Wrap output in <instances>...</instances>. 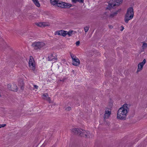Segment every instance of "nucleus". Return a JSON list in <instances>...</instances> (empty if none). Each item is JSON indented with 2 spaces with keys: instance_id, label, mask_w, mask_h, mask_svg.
<instances>
[{
  "instance_id": "nucleus-1",
  "label": "nucleus",
  "mask_w": 147,
  "mask_h": 147,
  "mask_svg": "<svg viewBox=\"0 0 147 147\" xmlns=\"http://www.w3.org/2000/svg\"><path fill=\"white\" fill-rule=\"evenodd\" d=\"M129 111L128 105L127 104L124 105L118 111L117 117V119L121 120H125Z\"/></svg>"
},
{
  "instance_id": "nucleus-2",
  "label": "nucleus",
  "mask_w": 147,
  "mask_h": 147,
  "mask_svg": "<svg viewBox=\"0 0 147 147\" xmlns=\"http://www.w3.org/2000/svg\"><path fill=\"white\" fill-rule=\"evenodd\" d=\"M72 133L75 134H78L80 136L85 138H92L93 135L90 134L88 131L84 130L81 129L73 128L71 129Z\"/></svg>"
},
{
  "instance_id": "nucleus-3",
  "label": "nucleus",
  "mask_w": 147,
  "mask_h": 147,
  "mask_svg": "<svg viewBox=\"0 0 147 147\" xmlns=\"http://www.w3.org/2000/svg\"><path fill=\"white\" fill-rule=\"evenodd\" d=\"M134 16V9L132 7H130L127 9V12L125 15L124 21L127 23L129 20L131 19Z\"/></svg>"
},
{
  "instance_id": "nucleus-4",
  "label": "nucleus",
  "mask_w": 147,
  "mask_h": 147,
  "mask_svg": "<svg viewBox=\"0 0 147 147\" xmlns=\"http://www.w3.org/2000/svg\"><path fill=\"white\" fill-rule=\"evenodd\" d=\"M113 0H111L108 3V7L107 9H110L111 8L115 7L116 5H118L122 2L123 0H115L114 2L112 3V1Z\"/></svg>"
},
{
  "instance_id": "nucleus-5",
  "label": "nucleus",
  "mask_w": 147,
  "mask_h": 147,
  "mask_svg": "<svg viewBox=\"0 0 147 147\" xmlns=\"http://www.w3.org/2000/svg\"><path fill=\"white\" fill-rule=\"evenodd\" d=\"M45 44L43 42H34L32 45V46L35 50L40 49L45 46Z\"/></svg>"
},
{
  "instance_id": "nucleus-6",
  "label": "nucleus",
  "mask_w": 147,
  "mask_h": 147,
  "mask_svg": "<svg viewBox=\"0 0 147 147\" xmlns=\"http://www.w3.org/2000/svg\"><path fill=\"white\" fill-rule=\"evenodd\" d=\"M71 57L72 59V64L75 66H78L80 64L79 59L75 55L70 54Z\"/></svg>"
},
{
  "instance_id": "nucleus-7",
  "label": "nucleus",
  "mask_w": 147,
  "mask_h": 147,
  "mask_svg": "<svg viewBox=\"0 0 147 147\" xmlns=\"http://www.w3.org/2000/svg\"><path fill=\"white\" fill-rule=\"evenodd\" d=\"M34 61L32 57H30L29 62V66L30 69L34 71L35 69V65L34 63Z\"/></svg>"
},
{
  "instance_id": "nucleus-8",
  "label": "nucleus",
  "mask_w": 147,
  "mask_h": 147,
  "mask_svg": "<svg viewBox=\"0 0 147 147\" xmlns=\"http://www.w3.org/2000/svg\"><path fill=\"white\" fill-rule=\"evenodd\" d=\"M146 63V60L144 59L142 62L139 63L138 65V68L137 72L140 71L142 69L143 67Z\"/></svg>"
},
{
  "instance_id": "nucleus-9",
  "label": "nucleus",
  "mask_w": 147,
  "mask_h": 147,
  "mask_svg": "<svg viewBox=\"0 0 147 147\" xmlns=\"http://www.w3.org/2000/svg\"><path fill=\"white\" fill-rule=\"evenodd\" d=\"M66 31L61 30H58L55 32L54 34L55 35H58L60 36H62L63 37H65L66 36Z\"/></svg>"
},
{
  "instance_id": "nucleus-10",
  "label": "nucleus",
  "mask_w": 147,
  "mask_h": 147,
  "mask_svg": "<svg viewBox=\"0 0 147 147\" xmlns=\"http://www.w3.org/2000/svg\"><path fill=\"white\" fill-rule=\"evenodd\" d=\"M13 86L15 87V88H13V87H11L10 84H9L7 85L8 88L9 90L12 91H17L18 89L17 86L16 84H13Z\"/></svg>"
},
{
  "instance_id": "nucleus-11",
  "label": "nucleus",
  "mask_w": 147,
  "mask_h": 147,
  "mask_svg": "<svg viewBox=\"0 0 147 147\" xmlns=\"http://www.w3.org/2000/svg\"><path fill=\"white\" fill-rule=\"evenodd\" d=\"M36 24L39 27H45L49 25L48 23L43 22H40L38 23H36Z\"/></svg>"
},
{
  "instance_id": "nucleus-12",
  "label": "nucleus",
  "mask_w": 147,
  "mask_h": 147,
  "mask_svg": "<svg viewBox=\"0 0 147 147\" xmlns=\"http://www.w3.org/2000/svg\"><path fill=\"white\" fill-rule=\"evenodd\" d=\"M111 114V111L109 110H106L104 114L105 118H108L110 115Z\"/></svg>"
},
{
  "instance_id": "nucleus-13",
  "label": "nucleus",
  "mask_w": 147,
  "mask_h": 147,
  "mask_svg": "<svg viewBox=\"0 0 147 147\" xmlns=\"http://www.w3.org/2000/svg\"><path fill=\"white\" fill-rule=\"evenodd\" d=\"M55 54H51L48 56V58L49 61H52L55 59Z\"/></svg>"
},
{
  "instance_id": "nucleus-14",
  "label": "nucleus",
  "mask_w": 147,
  "mask_h": 147,
  "mask_svg": "<svg viewBox=\"0 0 147 147\" xmlns=\"http://www.w3.org/2000/svg\"><path fill=\"white\" fill-rule=\"evenodd\" d=\"M58 1V0H50V3L52 5L56 6Z\"/></svg>"
},
{
  "instance_id": "nucleus-15",
  "label": "nucleus",
  "mask_w": 147,
  "mask_h": 147,
  "mask_svg": "<svg viewBox=\"0 0 147 147\" xmlns=\"http://www.w3.org/2000/svg\"><path fill=\"white\" fill-rule=\"evenodd\" d=\"M63 4H64V7L69 8L72 6V5L71 4L69 3L64 2Z\"/></svg>"
},
{
  "instance_id": "nucleus-16",
  "label": "nucleus",
  "mask_w": 147,
  "mask_h": 147,
  "mask_svg": "<svg viewBox=\"0 0 147 147\" xmlns=\"http://www.w3.org/2000/svg\"><path fill=\"white\" fill-rule=\"evenodd\" d=\"M64 3V2H59V1H58V2L56 6H57L58 7H61L62 8L64 7V4H63V3Z\"/></svg>"
},
{
  "instance_id": "nucleus-17",
  "label": "nucleus",
  "mask_w": 147,
  "mask_h": 147,
  "mask_svg": "<svg viewBox=\"0 0 147 147\" xmlns=\"http://www.w3.org/2000/svg\"><path fill=\"white\" fill-rule=\"evenodd\" d=\"M35 5L38 7L40 6V4L38 0H32Z\"/></svg>"
},
{
  "instance_id": "nucleus-18",
  "label": "nucleus",
  "mask_w": 147,
  "mask_h": 147,
  "mask_svg": "<svg viewBox=\"0 0 147 147\" xmlns=\"http://www.w3.org/2000/svg\"><path fill=\"white\" fill-rule=\"evenodd\" d=\"M71 1L74 3H76L77 2H79L82 3H84V1L83 0H71Z\"/></svg>"
},
{
  "instance_id": "nucleus-19",
  "label": "nucleus",
  "mask_w": 147,
  "mask_h": 147,
  "mask_svg": "<svg viewBox=\"0 0 147 147\" xmlns=\"http://www.w3.org/2000/svg\"><path fill=\"white\" fill-rule=\"evenodd\" d=\"M117 13V12L116 11L111 14L109 16V17L110 18H113L114 16H116Z\"/></svg>"
},
{
  "instance_id": "nucleus-20",
  "label": "nucleus",
  "mask_w": 147,
  "mask_h": 147,
  "mask_svg": "<svg viewBox=\"0 0 147 147\" xmlns=\"http://www.w3.org/2000/svg\"><path fill=\"white\" fill-rule=\"evenodd\" d=\"M143 45L142 46V49L143 50H144L147 47V44L146 43L144 42H142Z\"/></svg>"
},
{
  "instance_id": "nucleus-21",
  "label": "nucleus",
  "mask_w": 147,
  "mask_h": 147,
  "mask_svg": "<svg viewBox=\"0 0 147 147\" xmlns=\"http://www.w3.org/2000/svg\"><path fill=\"white\" fill-rule=\"evenodd\" d=\"M66 35H68L69 36H71L72 34L73 31L72 30H69L68 32L66 31Z\"/></svg>"
},
{
  "instance_id": "nucleus-22",
  "label": "nucleus",
  "mask_w": 147,
  "mask_h": 147,
  "mask_svg": "<svg viewBox=\"0 0 147 147\" xmlns=\"http://www.w3.org/2000/svg\"><path fill=\"white\" fill-rule=\"evenodd\" d=\"M89 28V26H86L84 28V31L86 33L88 31Z\"/></svg>"
},
{
  "instance_id": "nucleus-23",
  "label": "nucleus",
  "mask_w": 147,
  "mask_h": 147,
  "mask_svg": "<svg viewBox=\"0 0 147 147\" xmlns=\"http://www.w3.org/2000/svg\"><path fill=\"white\" fill-rule=\"evenodd\" d=\"M66 79L65 78H63L59 80V81L61 82H64L65 80Z\"/></svg>"
},
{
  "instance_id": "nucleus-24",
  "label": "nucleus",
  "mask_w": 147,
  "mask_h": 147,
  "mask_svg": "<svg viewBox=\"0 0 147 147\" xmlns=\"http://www.w3.org/2000/svg\"><path fill=\"white\" fill-rule=\"evenodd\" d=\"M65 110L67 111H69L71 110V108L70 107H68Z\"/></svg>"
},
{
  "instance_id": "nucleus-25",
  "label": "nucleus",
  "mask_w": 147,
  "mask_h": 147,
  "mask_svg": "<svg viewBox=\"0 0 147 147\" xmlns=\"http://www.w3.org/2000/svg\"><path fill=\"white\" fill-rule=\"evenodd\" d=\"M43 96L47 98L48 96V95L47 94H43Z\"/></svg>"
},
{
  "instance_id": "nucleus-26",
  "label": "nucleus",
  "mask_w": 147,
  "mask_h": 147,
  "mask_svg": "<svg viewBox=\"0 0 147 147\" xmlns=\"http://www.w3.org/2000/svg\"><path fill=\"white\" fill-rule=\"evenodd\" d=\"M6 125L5 124H0V128L2 127H4Z\"/></svg>"
},
{
  "instance_id": "nucleus-27",
  "label": "nucleus",
  "mask_w": 147,
  "mask_h": 147,
  "mask_svg": "<svg viewBox=\"0 0 147 147\" xmlns=\"http://www.w3.org/2000/svg\"><path fill=\"white\" fill-rule=\"evenodd\" d=\"M80 43V42L79 41H78L77 42H76V45L78 46L79 45Z\"/></svg>"
},
{
  "instance_id": "nucleus-28",
  "label": "nucleus",
  "mask_w": 147,
  "mask_h": 147,
  "mask_svg": "<svg viewBox=\"0 0 147 147\" xmlns=\"http://www.w3.org/2000/svg\"><path fill=\"white\" fill-rule=\"evenodd\" d=\"M34 86L35 89H38V86H37V85H34Z\"/></svg>"
},
{
  "instance_id": "nucleus-29",
  "label": "nucleus",
  "mask_w": 147,
  "mask_h": 147,
  "mask_svg": "<svg viewBox=\"0 0 147 147\" xmlns=\"http://www.w3.org/2000/svg\"><path fill=\"white\" fill-rule=\"evenodd\" d=\"M46 100H48V101H49L50 102V98L49 97H47L46 98Z\"/></svg>"
},
{
  "instance_id": "nucleus-30",
  "label": "nucleus",
  "mask_w": 147,
  "mask_h": 147,
  "mask_svg": "<svg viewBox=\"0 0 147 147\" xmlns=\"http://www.w3.org/2000/svg\"><path fill=\"white\" fill-rule=\"evenodd\" d=\"M109 27L110 28H112V26H109Z\"/></svg>"
},
{
  "instance_id": "nucleus-31",
  "label": "nucleus",
  "mask_w": 147,
  "mask_h": 147,
  "mask_svg": "<svg viewBox=\"0 0 147 147\" xmlns=\"http://www.w3.org/2000/svg\"><path fill=\"white\" fill-rule=\"evenodd\" d=\"M72 71L73 72V73H74V70H73Z\"/></svg>"
},
{
  "instance_id": "nucleus-32",
  "label": "nucleus",
  "mask_w": 147,
  "mask_h": 147,
  "mask_svg": "<svg viewBox=\"0 0 147 147\" xmlns=\"http://www.w3.org/2000/svg\"><path fill=\"white\" fill-rule=\"evenodd\" d=\"M13 88H15V87H14L13 86Z\"/></svg>"
},
{
  "instance_id": "nucleus-33",
  "label": "nucleus",
  "mask_w": 147,
  "mask_h": 147,
  "mask_svg": "<svg viewBox=\"0 0 147 147\" xmlns=\"http://www.w3.org/2000/svg\"><path fill=\"white\" fill-rule=\"evenodd\" d=\"M123 29H124V28L123 27V29L121 30V31H122Z\"/></svg>"
},
{
  "instance_id": "nucleus-34",
  "label": "nucleus",
  "mask_w": 147,
  "mask_h": 147,
  "mask_svg": "<svg viewBox=\"0 0 147 147\" xmlns=\"http://www.w3.org/2000/svg\"><path fill=\"white\" fill-rule=\"evenodd\" d=\"M22 86L21 87V88L22 89Z\"/></svg>"
},
{
  "instance_id": "nucleus-35",
  "label": "nucleus",
  "mask_w": 147,
  "mask_h": 147,
  "mask_svg": "<svg viewBox=\"0 0 147 147\" xmlns=\"http://www.w3.org/2000/svg\"><path fill=\"white\" fill-rule=\"evenodd\" d=\"M1 94H0V97H1Z\"/></svg>"
}]
</instances>
